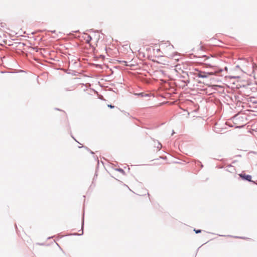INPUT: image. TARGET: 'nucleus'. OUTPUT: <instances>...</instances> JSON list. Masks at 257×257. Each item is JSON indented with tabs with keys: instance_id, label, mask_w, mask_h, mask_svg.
Returning <instances> with one entry per match:
<instances>
[{
	"instance_id": "6",
	"label": "nucleus",
	"mask_w": 257,
	"mask_h": 257,
	"mask_svg": "<svg viewBox=\"0 0 257 257\" xmlns=\"http://www.w3.org/2000/svg\"><path fill=\"white\" fill-rule=\"evenodd\" d=\"M107 106H108V107H110L111 108H113L114 107L113 105H112L111 104H108Z\"/></svg>"
},
{
	"instance_id": "5",
	"label": "nucleus",
	"mask_w": 257,
	"mask_h": 257,
	"mask_svg": "<svg viewBox=\"0 0 257 257\" xmlns=\"http://www.w3.org/2000/svg\"><path fill=\"white\" fill-rule=\"evenodd\" d=\"M194 231L196 233H200L201 232V230H200V229H198V230H196V229H194Z\"/></svg>"
},
{
	"instance_id": "1",
	"label": "nucleus",
	"mask_w": 257,
	"mask_h": 257,
	"mask_svg": "<svg viewBox=\"0 0 257 257\" xmlns=\"http://www.w3.org/2000/svg\"><path fill=\"white\" fill-rule=\"evenodd\" d=\"M161 49L163 50L164 53L166 54L168 57L173 56L172 51L174 50L173 46L170 44L168 45H163L161 47Z\"/></svg>"
},
{
	"instance_id": "2",
	"label": "nucleus",
	"mask_w": 257,
	"mask_h": 257,
	"mask_svg": "<svg viewBox=\"0 0 257 257\" xmlns=\"http://www.w3.org/2000/svg\"><path fill=\"white\" fill-rule=\"evenodd\" d=\"M239 176L242 178L248 181H251V176L249 175H245L244 174H240Z\"/></svg>"
},
{
	"instance_id": "4",
	"label": "nucleus",
	"mask_w": 257,
	"mask_h": 257,
	"mask_svg": "<svg viewBox=\"0 0 257 257\" xmlns=\"http://www.w3.org/2000/svg\"><path fill=\"white\" fill-rule=\"evenodd\" d=\"M154 146L157 148V150H159L162 148V145L159 142L154 141Z\"/></svg>"
},
{
	"instance_id": "3",
	"label": "nucleus",
	"mask_w": 257,
	"mask_h": 257,
	"mask_svg": "<svg viewBox=\"0 0 257 257\" xmlns=\"http://www.w3.org/2000/svg\"><path fill=\"white\" fill-rule=\"evenodd\" d=\"M210 74L209 73H207L205 72H201L200 71L197 76L200 78H206L207 77L208 75Z\"/></svg>"
}]
</instances>
